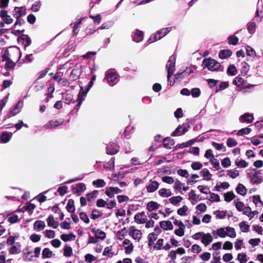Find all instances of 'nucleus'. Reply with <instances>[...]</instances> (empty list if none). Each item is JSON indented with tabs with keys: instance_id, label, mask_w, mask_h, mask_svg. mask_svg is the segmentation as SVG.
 Wrapping results in <instances>:
<instances>
[{
	"instance_id": "nucleus-5",
	"label": "nucleus",
	"mask_w": 263,
	"mask_h": 263,
	"mask_svg": "<svg viewBox=\"0 0 263 263\" xmlns=\"http://www.w3.org/2000/svg\"><path fill=\"white\" fill-rule=\"evenodd\" d=\"M129 234L133 239L139 240L142 234L140 230L136 229L134 227H130L129 229Z\"/></svg>"
},
{
	"instance_id": "nucleus-34",
	"label": "nucleus",
	"mask_w": 263,
	"mask_h": 263,
	"mask_svg": "<svg viewBox=\"0 0 263 263\" xmlns=\"http://www.w3.org/2000/svg\"><path fill=\"white\" fill-rule=\"evenodd\" d=\"M226 231H227V236L231 238H235L236 237V233L234 228L227 227Z\"/></svg>"
},
{
	"instance_id": "nucleus-32",
	"label": "nucleus",
	"mask_w": 263,
	"mask_h": 263,
	"mask_svg": "<svg viewBox=\"0 0 263 263\" xmlns=\"http://www.w3.org/2000/svg\"><path fill=\"white\" fill-rule=\"evenodd\" d=\"M60 237L62 240L66 242L68 241L74 240L76 236L72 233L69 234H63L61 235Z\"/></svg>"
},
{
	"instance_id": "nucleus-38",
	"label": "nucleus",
	"mask_w": 263,
	"mask_h": 263,
	"mask_svg": "<svg viewBox=\"0 0 263 263\" xmlns=\"http://www.w3.org/2000/svg\"><path fill=\"white\" fill-rule=\"evenodd\" d=\"M161 39L162 36H160L157 31L156 33L153 34L149 37V39L148 40V42L149 44H151Z\"/></svg>"
},
{
	"instance_id": "nucleus-61",
	"label": "nucleus",
	"mask_w": 263,
	"mask_h": 263,
	"mask_svg": "<svg viewBox=\"0 0 263 263\" xmlns=\"http://www.w3.org/2000/svg\"><path fill=\"white\" fill-rule=\"evenodd\" d=\"M191 93L193 98H197L200 95L201 91L199 88H194L191 90Z\"/></svg>"
},
{
	"instance_id": "nucleus-6",
	"label": "nucleus",
	"mask_w": 263,
	"mask_h": 263,
	"mask_svg": "<svg viewBox=\"0 0 263 263\" xmlns=\"http://www.w3.org/2000/svg\"><path fill=\"white\" fill-rule=\"evenodd\" d=\"M17 42L19 44L21 43L24 45V48H26V47L30 45L31 41L27 35L22 34L21 36H18Z\"/></svg>"
},
{
	"instance_id": "nucleus-42",
	"label": "nucleus",
	"mask_w": 263,
	"mask_h": 263,
	"mask_svg": "<svg viewBox=\"0 0 263 263\" xmlns=\"http://www.w3.org/2000/svg\"><path fill=\"white\" fill-rule=\"evenodd\" d=\"M53 255L52 252L49 248H45L42 252V257L44 258H50Z\"/></svg>"
},
{
	"instance_id": "nucleus-53",
	"label": "nucleus",
	"mask_w": 263,
	"mask_h": 263,
	"mask_svg": "<svg viewBox=\"0 0 263 263\" xmlns=\"http://www.w3.org/2000/svg\"><path fill=\"white\" fill-rule=\"evenodd\" d=\"M31 253V252H29L28 249L26 251H24L23 257L26 260L31 261L33 260V256L30 255Z\"/></svg>"
},
{
	"instance_id": "nucleus-4",
	"label": "nucleus",
	"mask_w": 263,
	"mask_h": 263,
	"mask_svg": "<svg viewBox=\"0 0 263 263\" xmlns=\"http://www.w3.org/2000/svg\"><path fill=\"white\" fill-rule=\"evenodd\" d=\"M8 54V53L4 54L2 56V61L6 62L5 68L10 70L14 67L15 64L9 58Z\"/></svg>"
},
{
	"instance_id": "nucleus-29",
	"label": "nucleus",
	"mask_w": 263,
	"mask_h": 263,
	"mask_svg": "<svg viewBox=\"0 0 263 263\" xmlns=\"http://www.w3.org/2000/svg\"><path fill=\"white\" fill-rule=\"evenodd\" d=\"M232 51L230 50H221L219 53V57L220 59H224L232 55Z\"/></svg>"
},
{
	"instance_id": "nucleus-56",
	"label": "nucleus",
	"mask_w": 263,
	"mask_h": 263,
	"mask_svg": "<svg viewBox=\"0 0 263 263\" xmlns=\"http://www.w3.org/2000/svg\"><path fill=\"white\" fill-rule=\"evenodd\" d=\"M227 175L233 179L237 178L239 174L238 170H229Z\"/></svg>"
},
{
	"instance_id": "nucleus-30",
	"label": "nucleus",
	"mask_w": 263,
	"mask_h": 263,
	"mask_svg": "<svg viewBox=\"0 0 263 263\" xmlns=\"http://www.w3.org/2000/svg\"><path fill=\"white\" fill-rule=\"evenodd\" d=\"M174 140L170 138H166L164 140L163 146L167 149H171L174 145Z\"/></svg>"
},
{
	"instance_id": "nucleus-37",
	"label": "nucleus",
	"mask_w": 263,
	"mask_h": 263,
	"mask_svg": "<svg viewBox=\"0 0 263 263\" xmlns=\"http://www.w3.org/2000/svg\"><path fill=\"white\" fill-rule=\"evenodd\" d=\"M226 227L220 228L217 230L216 234L221 238H224L227 236Z\"/></svg>"
},
{
	"instance_id": "nucleus-26",
	"label": "nucleus",
	"mask_w": 263,
	"mask_h": 263,
	"mask_svg": "<svg viewBox=\"0 0 263 263\" xmlns=\"http://www.w3.org/2000/svg\"><path fill=\"white\" fill-rule=\"evenodd\" d=\"M92 232L95 233V236L97 237L98 239H100L103 240L106 237L105 233L101 230L100 229L95 230L92 229Z\"/></svg>"
},
{
	"instance_id": "nucleus-54",
	"label": "nucleus",
	"mask_w": 263,
	"mask_h": 263,
	"mask_svg": "<svg viewBox=\"0 0 263 263\" xmlns=\"http://www.w3.org/2000/svg\"><path fill=\"white\" fill-rule=\"evenodd\" d=\"M244 82V80L240 76H237L236 77L235 80H234L233 83V84L238 86H240L243 85V83Z\"/></svg>"
},
{
	"instance_id": "nucleus-9",
	"label": "nucleus",
	"mask_w": 263,
	"mask_h": 263,
	"mask_svg": "<svg viewBox=\"0 0 263 263\" xmlns=\"http://www.w3.org/2000/svg\"><path fill=\"white\" fill-rule=\"evenodd\" d=\"M159 186V183L157 181L151 180L146 189L148 193H152L157 191Z\"/></svg>"
},
{
	"instance_id": "nucleus-23",
	"label": "nucleus",
	"mask_w": 263,
	"mask_h": 263,
	"mask_svg": "<svg viewBox=\"0 0 263 263\" xmlns=\"http://www.w3.org/2000/svg\"><path fill=\"white\" fill-rule=\"evenodd\" d=\"M45 223L42 220H36L33 224V229L40 231L43 230L45 228Z\"/></svg>"
},
{
	"instance_id": "nucleus-18",
	"label": "nucleus",
	"mask_w": 263,
	"mask_h": 263,
	"mask_svg": "<svg viewBox=\"0 0 263 263\" xmlns=\"http://www.w3.org/2000/svg\"><path fill=\"white\" fill-rule=\"evenodd\" d=\"M158 195L162 198H168L172 195V192L170 189L162 188L158 191Z\"/></svg>"
},
{
	"instance_id": "nucleus-21",
	"label": "nucleus",
	"mask_w": 263,
	"mask_h": 263,
	"mask_svg": "<svg viewBox=\"0 0 263 263\" xmlns=\"http://www.w3.org/2000/svg\"><path fill=\"white\" fill-rule=\"evenodd\" d=\"M160 204L156 201H151L148 202L146 205V209L149 211L156 210L160 208Z\"/></svg>"
},
{
	"instance_id": "nucleus-64",
	"label": "nucleus",
	"mask_w": 263,
	"mask_h": 263,
	"mask_svg": "<svg viewBox=\"0 0 263 263\" xmlns=\"http://www.w3.org/2000/svg\"><path fill=\"white\" fill-rule=\"evenodd\" d=\"M235 207L237 211L241 212L244 209V203L242 201H237L235 202Z\"/></svg>"
},
{
	"instance_id": "nucleus-48",
	"label": "nucleus",
	"mask_w": 263,
	"mask_h": 263,
	"mask_svg": "<svg viewBox=\"0 0 263 263\" xmlns=\"http://www.w3.org/2000/svg\"><path fill=\"white\" fill-rule=\"evenodd\" d=\"M173 189L175 191H179L180 193H182L181 190L182 186V183L178 179L175 180L174 182Z\"/></svg>"
},
{
	"instance_id": "nucleus-63",
	"label": "nucleus",
	"mask_w": 263,
	"mask_h": 263,
	"mask_svg": "<svg viewBox=\"0 0 263 263\" xmlns=\"http://www.w3.org/2000/svg\"><path fill=\"white\" fill-rule=\"evenodd\" d=\"M35 208V205L33 203L30 202H28L27 203V212L28 213L29 215L32 214Z\"/></svg>"
},
{
	"instance_id": "nucleus-11",
	"label": "nucleus",
	"mask_w": 263,
	"mask_h": 263,
	"mask_svg": "<svg viewBox=\"0 0 263 263\" xmlns=\"http://www.w3.org/2000/svg\"><path fill=\"white\" fill-rule=\"evenodd\" d=\"M122 190L117 187H108L106 188L105 194L110 198H113L115 194L120 193Z\"/></svg>"
},
{
	"instance_id": "nucleus-40",
	"label": "nucleus",
	"mask_w": 263,
	"mask_h": 263,
	"mask_svg": "<svg viewBox=\"0 0 263 263\" xmlns=\"http://www.w3.org/2000/svg\"><path fill=\"white\" fill-rule=\"evenodd\" d=\"M119 151V147L117 146L112 147L111 145L107 147V153L109 155H114Z\"/></svg>"
},
{
	"instance_id": "nucleus-46",
	"label": "nucleus",
	"mask_w": 263,
	"mask_h": 263,
	"mask_svg": "<svg viewBox=\"0 0 263 263\" xmlns=\"http://www.w3.org/2000/svg\"><path fill=\"white\" fill-rule=\"evenodd\" d=\"M186 70H187V69L186 68ZM192 72V70H190V71L188 72L186 70L183 71L182 72L178 73L176 74L175 77L176 79H181L183 78L184 77L188 76L190 73Z\"/></svg>"
},
{
	"instance_id": "nucleus-22",
	"label": "nucleus",
	"mask_w": 263,
	"mask_h": 263,
	"mask_svg": "<svg viewBox=\"0 0 263 263\" xmlns=\"http://www.w3.org/2000/svg\"><path fill=\"white\" fill-rule=\"evenodd\" d=\"M160 227L165 230H171L173 229V225L170 221H162L160 222Z\"/></svg>"
},
{
	"instance_id": "nucleus-51",
	"label": "nucleus",
	"mask_w": 263,
	"mask_h": 263,
	"mask_svg": "<svg viewBox=\"0 0 263 263\" xmlns=\"http://www.w3.org/2000/svg\"><path fill=\"white\" fill-rule=\"evenodd\" d=\"M161 179L163 182H165L169 184H172L174 183L175 181L174 179L171 176H165L162 177Z\"/></svg>"
},
{
	"instance_id": "nucleus-25",
	"label": "nucleus",
	"mask_w": 263,
	"mask_h": 263,
	"mask_svg": "<svg viewBox=\"0 0 263 263\" xmlns=\"http://www.w3.org/2000/svg\"><path fill=\"white\" fill-rule=\"evenodd\" d=\"M248 162L239 158L235 161V165L239 167L246 168L248 166Z\"/></svg>"
},
{
	"instance_id": "nucleus-39",
	"label": "nucleus",
	"mask_w": 263,
	"mask_h": 263,
	"mask_svg": "<svg viewBox=\"0 0 263 263\" xmlns=\"http://www.w3.org/2000/svg\"><path fill=\"white\" fill-rule=\"evenodd\" d=\"M235 197V195L232 192H228L224 194V200L227 202L231 201Z\"/></svg>"
},
{
	"instance_id": "nucleus-20",
	"label": "nucleus",
	"mask_w": 263,
	"mask_h": 263,
	"mask_svg": "<svg viewBox=\"0 0 263 263\" xmlns=\"http://www.w3.org/2000/svg\"><path fill=\"white\" fill-rule=\"evenodd\" d=\"M12 133L10 132H3L0 138V142L3 143H7L12 137Z\"/></svg>"
},
{
	"instance_id": "nucleus-15",
	"label": "nucleus",
	"mask_w": 263,
	"mask_h": 263,
	"mask_svg": "<svg viewBox=\"0 0 263 263\" xmlns=\"http://www.w3.org/2000/svg\"><path fill=\"white\" fill-rule=\"evenodd\" d=\"M254 117L253 114L250 113H245L241 115L239 118L240 122H247V123H251L253 122Z\"/></svg>"
},
{
	"instance_id": "nucleus-31",
	"label": "nucleus",
	"mask_w": 263,
	"mask_h": 263,
	"mask_svg": "<svg viewBox=\"0 0 263 263\" xmlns=\"http://www.w3.org/2000/svg\"><path fill=\"white\" fill-rule=\"evenodd\" d=\"M200 174L203 177L204 180L209 181L211 179L212 175L207 168L202 169L200 172Z\"/></svg>"
},
{
	"instance_id": "nucleus-24",
	"label": "nucleus",
	"mask_w": 263,
	"mask_h": 263,
	"mask_svg": "<svg viewBox=\"0 0 263 263\" xmlns=\"http://www.w3.org/2000/svg\"><path fill=\"white\" fill-rule=\"evenodd\" d=\"M143 32L139 30H136L134 36L133 37V40L137 42H140L143 40Z\"/></svg>"
},
{
	"instance_id": "nucleus-62",
	"label": "nucleus",
	"mask_w": 263,
	"mask_h": 263,
	"mask_svg": "<svg viewBox=\"0 0 263 263\" xmlns=\"http://www.w3.org/2000/svg\"><path fill=\"white\" fill-rule=\"evenodd\" d=\"M227 72L231 76L236 74V68L234 65H231L227 69Z\"/></svg>"
},
{
	"instance_id": "nucleus-13",
	"label": "nucleus",
	"mask_w": 263,
	"mask_h": 263,
	"mask_svg": "<svg viewBox=\"0 0 263 263\" xmlns=\"http://www.w3.org/2000/svg\"><path fill=\"white\" fill-rule=\"evenodd\" d=\"M63 122L64 121L63 119L52 120L49 121L45 125V127L47 129L55 128L58 126L59 125L62 124Z\"/></svg>"
},
{
	"instance_id": "nucleus-43",
	"label": "nucleus",
	"mask_w": 263,
	"mask_h": 263,
	"mask_svg": "<svg viewBox=\"0 0 263 263\" xmlns=\"http://www.w3.org/2000/svg\"><path fill=\"white\" fill-rule=\"evenodd\" d=\"M64 255L65 257H70L72 255V249L71 247L67 245L64 247Z\"/></svg>"
},
{
	"instance_id": "nucleus-57",
	"label": "nucleus",
	"mask_w": 263,
	"mask_h": 263,
	"mask_svg": "<svg viewBox=\"0 0 263 263\" xmlns=\"http://www.w3.org/2000/svg\"><path fill=\"white\" fill-rule=\"evenodd\" d=\"M171 30V28L167 27L162 28L161 30L158 31V33L160 36H162V38L165 36L167 33H168Z\"/></svg>"
},
{
	"instance_id": "nucleus-10",
	"label": "nucleus",
	"mask_w": 263,
	"mask_h": 263,
	"mask_svg": "<svg viewBox=\"0 0 263 263\" xmlns=\"http://www.w3.org/2000/svg\"><path fill=\"white\" fill-rule=\"evenodd\" d=\"M189 126L183 124L179 126L176 130L172 133V136H180L188 130Z\"/></svg>"
},
{
	"instance_id": "nucleus-49",
	"label": "nucleus",
	"mask_w": 263,
	"mask_h": 263,
	"mask_svg": "<svg viewBox=\"0 0 263 263\" xmlns=\"http://www.w3.org/2000/svg\"><path fill=\"white\" fill-rule=\"evenodd\" d=\"M238 42V38L235 35H231L228 37V43L230 45H236Z\"/></svg>"
},
{
	"instance_id": "nucleus-41",
	"label": "nucleus",
	"mask_w": 263,
	"mask_h": 263,
	"mask_svg": "<svg viewBox=\"0 0 263 263\" xmlns=\"http://www.w3.org/2000/svg\"><path fill=\"white\" fill-rule=\"evenodd\" d=\"M247 55L254 58L256 56L255 50L249 46H246L245 47Z\"/></svg>"
},
{
	"instance_id": "nucleus-58",
	"label": "nucleus",
	"mask_w": 263,
	"mask_h": 263,
	"mask_svg": "<svg viewBox=\"0 0 263 263\" xmlns=\"http://www.w3.org/2000/svg\"><path fill=\"white\" fill-rule=\"evenodd\" d=\"M237 144V141L232 138H229L227 141V145L229 147L235 146Z\"/></svg>"
},
{
	"instance_id": "nucleus-35",
	"label": "nucleus",
	"mask_w": 263,
	"mask_h": 263,
	"mask_svg": "<svg viewBox=\"0 0 263 263\" xmlns=\"http://www.w3.org/2000/svg\"><path fill=\"white\" fill-rule=\"evenodd\" d=\"M188 210L189 209L187 206L185 205H184L181 208H180L177 210V213L179 215L184 216L187 215Z\"/></svg>"
},
{
	"instance_id": "nucleus-27",
	"label": "nucleus",
	"mask_w": 263,
	"mask_h": 263,
	"mask_svg": "<svg viewBox=\"0 0 263 263\" xmlns=\"http://www.w3.org/2000/svg\"><path fill=\"white\" fill-rule=\"evenodd\" d=\"M236 191L238 194L242 196H245L246 195L247 191L246 187L243 184L239 183L236 188Z\"/></svg>"
},
{
	"instance_id": "nucleus-28",
	"label": "nucleus",
	"mask_w": 263,
	"mask_h": 263,
	"mask_svg": "<svg viewBox=\"0 0 263 263\" xmlns=\"http://www.w3.org/2000/svg\"><path fill=\"white\" fill-rule=\"evenodd\" d=\"M168 200L170 203L176 206L182 200V197L180 196H173Z\"/></svg>"
},
{
	"instance_id": "nucleus-50",
	"label": "nucleus",
	"mask_w": 263,
	"mask_h": 263,
	"mask_svg": "<svg viewBox=\"0 0 263 263\" xmlns=\"http://www.w3.org/2000/svg\"><path fill=\"white\" fill-rule=\"evenodd\" d=\"M98 194V191H93L91 193L88 194L87 195V200L88 201H92L93 199L97 198Z\"/></svg>"
},
{
	"instance_id": "nucleus-12",
	"label": "nucleus",
	"mask_w": 263,
	"mask_h": 263,
	"mask_svg": "<svg viewBox=\"0 0 263 263\" xmlns=\"http://www.w3.org/2000/svg\"><path fill=\"white\" fill-rule=\"evenodd\" d=\"M81 74V72L80 66L76 65L70 74V79L72 81H75L78 79Z\"/></svg>"
},
{
	"instance_id": "nucleus-3",
	"label": "nucleus",
	"mask_w": 263,
	"mask_h": 263,
	"mask_svg": "<svg viewBox=\"0 0 263 263\" xmlns=\"http://www.w3.org/2000/svg\"><path fill=\"white\" fill-rule=\"evenodd\" d=\"M105 78L109 85L112 86L117 82L118 74L116 71L110 69L106 72Z\"/></svg>"
},
{
	"instance_id": "nucleus-1",
	"label": "nucleus",
	"mask_w": 263,
	"mask_h": 263,
	"mask_svg": "<svg viewBox=\"0 0 263 263\" xmlns=\"http://www.w3.org/2000/svg\"><path fill=\"white\" fill-rule=\"evenodd\" d=\"M202 66L204 68H207L210 71H215L220 68L221 65L215 60L209 58L203 60Z\"/></svg>"
},
{
	"instance_id": "nucleus-45",
	"label": "nucleus",
	"mask_w": 263,
	"mask_h": 263,
	"mask_svg": "<svg viewBox=\"0 0 263 263\" xmlns=\"http://www.w3.org/2000/svg\"><path fill=\"white\" fill-rule=\"evenodd\" d=\"M240 230L243 232H248L249 231L250 226L246 221H242L239 224Z\"/></svg>"
},
{
	"instance_id": "nucleus-19",
	"label": "nucleus",
	"mask_w": 263,
	"mask_h": 263,
	"mask_svg": "<svg viewBox=\"0 0 263 263\" xmlns=\"http://www.w3.org/2000/svg\"><path fill=\"white\" fill-rule=\"evenodd\" d=\"M48 226L53 229H56L59 226V222L56 221L52 215H49L46 219Z\"/></svg>"
},
{
	"instance_id": "nucleus-16",
	"label": "nucleus",
	"mask_w": 263,
	"mask_h": 263,
	"mask_svg": "<svg viewBox=\"0 0 263 263\" xmlns=\"http://www.w3.org/2000/svg\"><path fill=\"white\" fill-rule=\"evenodd\" d=\"M213 240V236L210 233H203L201 242L205 246H208L210 245Z\"/></svg>"
},
{
	"instance_id": "nucleus-33",
	"label": "nucleus",
	"mask_w": 263,
	"mask_h": 263,
	"mask_svg": "<svg viewBox=\"0 0 263 263\" xmlns=\"http://www.w3.org/2000/svg\"><path fill=\"white\" fill-rule=\"evenodd\" d=\"M253 202L256 206L261 207L263 205V202L260 199V196L258 195H254L252 197Z\"/></svg>"
},
{
	"instance_id": "nucleus-59",
	"label": "nucleus",
	"mask_w": 263,
	"mask_h": 263,
	"mask_svg": "<svg viewBox=\"0 0 263 263\" xmlns=\"http://www.w3.org/2000/svg\"><path fill=\"white\" fill-rule=\"evenodd\" d=\"M202 164L200 162H194L191 164V167L193 170L197 171L202 168Z\"/></svg>"
},
{
	"instance_id": "nucleus-44",
	"label": "nucleus",
	"mask_w": 263,
	"mask_h": 263,
	"mask_svg": "<svg viewBox=\"0 0 263 263\" xmlns=\"http://www.w3.org/2000/svg\"><path fill=\"white\" fill-rule=\"evenodd\" d=\"M6 219L11 223L16 222V214L14 212L7 215Z\"/></svg>"
},
{
	"instance_id": "nucleus-14",
	"label": "nucleus",
	"mask_w": 263,
	"mask_h": 263,
	"mask_svg": "<svg viewBox=\"0 0 263 263\" xmlns=\"http://www.w3.org/2000/svg\"><path fill=\"white\" fill-rule=\"evenodd\" d=\"M134 219L138 224L144 223L146 220L147 217L144 212L139 213L135 215Z\"/></svg>"
},
{
	"instance_id": "nucleus-17",
	"label": "nucleus",
	"mask_w": 263,
	"mask_h": 263,
	"mask_svg": "<svg viewBox=\"0 0 263 263\" xmlns=\"http://www.w3.org/2000/svg\"><path fill=\"white\" fill-rule=\"evenodd\" d=\"M86 190L85 185L83 183L77 184L75 186L73 187V192L77 194L78 195H80Z\"/></svg>"
},
{
	"instance_id": "nucleus-52",
	"label": "nucleus",
	"mask_w": 263,
	"mask_h": 263,
	"mask_svg": "<svg viewBox=\"0 0 263 263\" xmlns=\"http://www.w3.org/2000/svg\"><path fill=\"white\" fill-rule=\"evenodd\" d=\"M66 209L69 212L72 213L74 211L75 208L74 206V201L72 200H69L67 205Z\"/></svg>"
},
{
	"instance_id": "nucleus-55",
	"label": "nucleus",
	"mask_w": 263,
	"mask_h": 263,
	"mask_svg": "<svg viewBox=\"0 0 263 263\" xmlns=\"http://www.w3.org/2000/svg\"><path fill=\"white\" fill-rule=\"evenodd\" d=\"M237 259L240 263H246L247 261V255L245 253H239Z\"/></svg>"
},
{
	"instance_id": "nucleus-36",
	"label": "nucleus",
	"mask_w": 263,
	"mask_h": 263,
	"mask_svg": "<svg viewBox=\"0 0 263 263\" xmlns=\"http://www.w3.org/2000/svg\"><path fill=\"white\" fill-rule=\"evenodd\" d=\"M92 185L96 187H103L105 186L106 182L103 179H97L93 181Z\"/></svg>"
},
{
	"instance_id": "nucleus-2",
	"label": "nucleus",
	"mask_w": 263,
	"mask_h": 263,
	"mask_svg": "<svg viewBox=\"0 0 263 263\" xmlns=\"http://www.w3.org/2000/svg\"><path fill=\"white\" fill-rule=\"evenodd\" d=\"M176 58L174 55H171L167 61L166 65V68L167 70V80H169L170 78L173 74L175 70Z\"/></svg>"
},
{
	"instance_id": "nucleus-47",
	"label": "nucleus",
	"mask_w": 263,
	"mask_h": 263,
	"mask_svg": "<svg viewBox=\"0 0 263 263\" xmlns=\"http://www.w3.org/2000/svg\"><path fill=\"white\" fill-rule=\"evenodd\" d=\"M189 199L193 201H197L199 199V195H196L195 191L191 190L188 194Z\"/></svg>"
},
{
	"instance_id": "nucleus-60",
	"label": "nucleus",
	"mask_w": 263,
	"mask_h": 263,
	"mask_svg": "<svg viewBox=\"0 0 263 263\" xmlns=\"http://www.w3.org/2000/svg\"><path fill=\"white\" fill-rule=\"evenodd\" d=\"M97 259L96 257L90 254H87L85 256V260L88 263H91Z\"/></svg>"
},
{
	"instance_id": "nucleus-7",
	"label": "nucleus",
	"mask_w": 263,
	"mask_h": 263,
	"mask_svg": "<svg viewBox=\"0 0 263 263\" xmlns=\"http://www.w3.org/2000/svg\"><path fill=\"white\" fill-rule=\"evenodd\" d=\"M123 246L125 249V252L127 254H131L134 250V245L129 239H125L123 242Z\"/></svg>"
},
{
	"instance_id": "nucleus-8",
	"label": "nucleus",
	"mask_w": 263,
	"mask_h": 263,
	"mask_svg": "<svg viewBox=\"0 0 263 263\" xmlns=\"http://www.w3.org/2000/svg\"><path fill=\"white\" fill-rule=\"evenodd\" d=\"M88 91H87V88H86L85 89V90H84L83 89V88L82 87H81L80 91L78 96V99H77L78 103L77 105V107H80V106L82 104V102L85 100V97L87 95V93Z\"/></svg>"
}]
</instances>
